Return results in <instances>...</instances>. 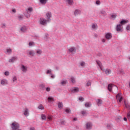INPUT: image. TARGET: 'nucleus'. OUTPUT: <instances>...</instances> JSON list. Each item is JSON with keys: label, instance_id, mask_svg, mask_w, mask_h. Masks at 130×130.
<instances>
[{"label": "nucleus", "instance_id": "f257e3e1", "mask_svg": "<svg viewBox=\"0 0 130 130\" xmlns=\"http://www.w3.org/2000/svg\"><path fill=\"white\" fill-rule=\"evenodd\" d=\"M108 90L110 92H113L114 93H116L118 91V88L116 85L113 84H109L108 86Z\"/></svg>", "mask_w": 130, "mask_h": 130}, {"label": "nucleus", "instance_id": "f03ea898", "mask_svg": "<svg viewBox=\"0 0 130 130\" xmlns=\"http://www.w3.org/2000/svg\"><path fill=\"white\" fill-rule=\"evenodd\" d=\"M10 126L12 130H22L20 129V124L17 122H13L10 124Z\"/></svg>", "mask_w": 130, "mask_h": 130}, {"label": "nucleus", "instance_id": "7ed1b4c3", "mask_svg": "<svg viewBox=\"0 0 130 130\" xmlns=\"http://www.w3.org/2000/svg\"><path fill=\"white\" fill-rule=\"evenodd\" d=\"M32 12H33V8L32 7H28L26 9L25 12H24V15L27 18H29Z\"/></svg>", "mask_w": 130, "mask_h": 130}, {"label": "nucleus", "instance_id": "20e7f679", "mask_svg": "<svg viewBox=\"0 0 130 130\" xmlns=\"http://www.w3.org/2000/svg\"><path fill=\"white\" fill-rule=\"evenodd\" d=\"M20 70L21 71V72H22V73H23V74H26V73H27V72H28V67L23 65V64H21L20 66Z\"/></svg>", "mask_w": 130, "mask_h": 130}, {"label": "nucleus", "instance_id": "39448f33", "mask_svg": "<svg viewBox=\"0 0 130 130\" xmlns=\"http://www.w3.org/2000/svg\"><path fill=\"white\" fill-rule=\"evenodd\" d=\"M49 22L47 19H45V18H41L40 19V23L41 25H43V26H46L47 24V23Z\"/></svg>", "mask_w": 130, "mask_h": 130}, {"label": "nucleus", "instance_id": "423d86ee", "mask_svg": "<svg viewBox=\"0 0 130 130\" xmlns=\"http://www.w3.org/2000/svg\"><path fill=\"white\" fill-rule=\"evenodd\" d=\"M116 99L118 104L121 103V102L123 100V98L121 96V93H118L116 95Z\"/></svg>", "mask_w": 130, "mask_h": 130}, {"label": "nucleus", "instance_id": "0eeeda50", "mask_svg": "<svg viewBox=\"0 0 130 130\" xmlns=\"http://www.w3.org/2000/svg\"><path fill=\"white\" fill-rule=\"evenodd\" d=\"M70 91L72 93H78L80 92V88L79 87H74L70 88Z\"/></svg>", "mask_w": 130, "mask_h": 130}, {"label": "nucleus", "instance_id": "6e6552de", "mask_svg": "<svg viewBox=\"0 0 130 130\" xmlns=\"http://www.w3.org/2000/svg\"><path fill=\"white\" fill-rule=\"evenodd\" d=\"M93 126V124L91 122H87L85 124V127L87 130H91Z\"/></svg>", "mask_w": 130, "mask_h": 130}, {"label": "nucleus", "instance_id": "1a4fd4ad", "mask_svg": "<svg viewBox=\"0 0 130 130\" xmlns=\"http://www.w3.org/2000/svg\"><path fill=\"white\" fill-rule=\"evenodd\" d=\"M26 54L29 56H34L35 55V51L34 50H28L26 51Z\"/></svg>", "mask_w": 130, "mask_h": 130}, {"label": "nucleus", "instance_id": "9d476101", "mask_svg": "<svg viewBox=\"0 0 130 130\" xmlns=\"http://www.w3.org/2000/svg\"><path fill=\"white\" fill-rule=\"evenodd\" d=\"M19 29L20 32H22V33H25V32L27 31V30H28V27L25 25H22L20 27Z\"/></svg>", "mask_w": 130, "mask_h": 130}, {"label": "nucleus", "instance_id": "9b49d317", "mask_svg": "<svg viewBox=\"0 0 130 130\" xmlns=\"http://www.w3.org/2000/svg\"><path fill=\"white\" fill-rule=\"evenodd\" d=\"M0 83L2 86H6V85L9 84V82L8 81V80L6 79H3L1 80Z\"/></svg>", "mask_w": 130, "mask_h": 130}, {"label": "nucleus", "instance_id": "f8f14e48", "mask_svg": "<svg viewBox=\"0 0 130 130\" xmlns=\"http://www.w3.org/2000/svg\"><path fill=\"white\" fill-rule=\"evenodd\" d=\"M76 47H72L69 49V53H72V54H74V53H76Z\"/></svg>", "mask_w": 130, "mask_h": 130}, {"label": "nucleus", "instance_id": "ddd939ff", "mask_svg": "<svg viewBox=\"0 0 130 130\" xmlns=\"http://www.w3.org/2000/svg\"><path fill=\"white\" fill-rule=\"evenodd\" d=\"M96 61L98 65V68H100L101 71H103V65H102L101 61L98 60H97Z\"/></svg>", "mask_w": 130, "mask_h": 130}, {"label": "nucleus", "instance_id": "4468645a", "mask_svg": "<svg viewBox=\"0 0 130 130\" xmlns=\"http://www.w3.org/2000/svg\"><path fill=\"white\" fill-rule=\"evenodd\" d=\"M105 38L107 40H110L112 38V34L110 32L106 33L105 35Z\"/></svg>", "mask_w": 130, "mask_h": 130}, {"label": "nucleus", "instance_id": "2eb2a0df", "mask_svg": "<svg viewBox=\"0 0 130 130\" xmlns=\"http://www.w3.org/2000/svg\"><path fill=\"white\" fill-rule=\"evenodd\" d=\"M122 28V25L120 23L118 24L116 26V30L117 32H120L121 31V29Z\"/></svg>", "mask_w": 130, "mask_h": 130}, {"label": "nucleus", "instance_id": "dca6fc26", "mask_svg": "<svg viewBox=\"0 0 130 130\" xmlns=\"http://www.w3.org/2000/svg\"><path fill=\"white\" fill-rule=\"evenodd\" d=\"M46 19L47 20L49 21L50 22V18H51L52 15H51V12H47L46 14Z\"/></svg>", "mask_w": 130, "mask_h": 130}, {"label": "nucleus", "instance_id": "f3484780", "mask_svg": "<svg viewBox=\"0 0 130 130\" xmlns=\"http://www.w3.org/2000/svg\"><path fill=\"white\" fill-rule=\"evenodd\" d=\"M65 2L68 6H73L74 5L73 0H65Z\"/></svg>", "mask_w": 130, "mask_h": 130}, {"label": "nucleus", "instance_id": "a211bd4d", "mask_svg": "<svg viewBox=\"0 0 130 130\" xmlns=\"http://www.w3.org/2000/svg\"><path fill=\"white\" fill-rule=\"evenodd\" d=\"M42 50L40 49H38L36 50V53L38 56L41 55V54H42Z\"/></svg>", "mask_w": 130, "mask_h": 130}, {"label": "nucleus", "instance_id": "6ab92c4d", "mask_svg": "<svg viewBox=\"0 0 130 130\" xmlns=\"http://www.w3.org/2000/svg\"><path fill=\"white\" fill-rule=\"evenodd\" d=\"M82 14V11L79 9H76L74 12L75 16H78V15H81Z\"/></svg>", "mask_w": 130, "mask_h": 130}, {"label": "nucleus", "instance_id": "aec40b11", "mask_svg": "<svg viewBox=\"0 0 130 130\" xmlns=\"http://www.w3.org/2000/svg\"><path fill=\"white\" fill-rule=\"evenodd\" d=\"M102 71H103V72H104L106 75H110V74H111V70L109 69H107L105 70L103 69Z\"/></svg>", "mask_w": 130, "mask_h": 130}, {"label": "nucleus", "instance_id": "412c9836", "mask_svg": "<svg viewBox=\"0 0 130 130\" xmlns=\"http://www.w3.org/2000/svg\"><path fill=\"white\" fill-rule=\"evenodd\" d=\"M13 52V50L11 48H8L6 49V54H12Z\"/></svg>", "mask_w": 130, "mask_h": 130}, {"label": "nucleus", "instance_id": "4be33fe9", "mask_svg": "<svg viewBox=\"0 0 130 130\" xmlns=\"http://www.w3.org/2000/svg\"><path fill=\"white\" fill-rule=\"evenodd\" d=\"M97 28H98V26L96 23H92L91 24V28L92 30H96Z\"/></svg>", "mask_w": 130, "mask_h": 130}, {"label": "nucleus", "instance_id": "5701e85b", "mask_svg": "<svg viewBox=\"0 0 130 130\" xmlns=\"http://www.w3.org/2000/svg\"><path fill=\"white\" fill-rule=\"evenodd\" d=\"M128 20H122L120 22V25L122 26V25H125V24H127Z\"/></svg>", "mask_w": 130, "mask_h": 130}, {"label": "nucleus", "instance_id": "b1692460", "mask_svg": "<svg viewBox=\"0 0 130 130\" xmlns=\"http://www.w3.org/2000/svg\"><path fill=\"white\" fill-rule=\"evenodd\" d=\"M24 115L25 116H29V109L26 108L24 112Z\"/></svg>", "mask_w": 130, "mask_h": 130}, {"label": "nucleus", "instance_id": "393cba45", "mask_svg": "<svg viewBox=\"0 0 130 130\" xmlns=\"http://www.w3.org/2000/svg\"><path fill=\"white\" fill-rule=\"evenodd\" d=\"M60 84H61V85H62V86H63L64 85H67V84H68V80H67L66 79L62 80H61Z\"/></svg>", "mask_w": 130, "mask_h": 130}, {"label": "nucleus", "instance_id": "a878e982", "mask_svg": "<svg viewBox=\"0 0 130 130\" xmlns=\"http://www.w3.org/2000/svg\"><path fill=\"white\" fill-rule=\"evenodd\" d=\"M17 60V57H12V58L10 59L9 61V62H14Z\"/></svg>", "mask_w": 130, "mask_h": 130}, {"label": "nucleus", "instance_id": "bb28decb", "mask_svg": "<svg viewBox=\"0 0 130 130\" xmlns=\"http://www.w3.org/2000/svg\"><path fill=\"white\" fill-rule=\"evenodd\" d=\"M48 2V0H40V3L42 5H46Z\"/></svg>", "mask_w": 130, "mask_h": 130}, {"label": "nucleus", "instance_id": "cd10ccee", "mask_svg": "<svg viewBox=\"0 0 130 130\" xmlns=\"http://www.w3.org/2000/svg\"><path fill=\"white\" fill-rule=\"evenodd\" d=\"M96 103H97L98 106H101V105H102V100H101L100 99L97 100Z\"/></svg>", "mask_w": 130, "mask_h": 130}, {"label": "nucleus", "instance_id": "c85d7f7f", "mask_svg": "<svg viewBox=\"0 0 130 130\" xmlns=\"http://www.w3.org/2000/svg\"><path fill=\"white\" fill-rule=\"evenodd\" d=\"M116 17H117L116 14H112L111 15V19H112L113 20H115L116 18Z\"/></svg>", "mask_w": 130, "mask_h": 130}, {"label": "nucleus", "instance_id": "c756f323", "mask_svg": "<svg viewBox=\"0 0 130 130\" xmlns=\"http://www.w3.org/2000/svg\"><path fill=\"white\" fill-rule=\"evenodd\" d=\"M17 76H14L12 77V82L13 83H17Z\"/></svg>", "mask_w": 130, "mask_h": 130}, {"label": "nucleus", "instance_id": "7c9ffc66", "mask_svg": "<svg viewBox=\"0 0 130 130\" xmlns=\"http://www.w3.org/2000/svg\"><path fill=\"white\" fill-rule=\"evenodd\" d=\"M81 114L83 115V116H86L88 115V112H87V111H82Z\"/></svg>", "mask_w": 130, "mask_h": 130}, {"label": "nucleus", "instance_id": "2f4dec72", "mask_svg": "<svg viewBox=\"0 0 130 130\" xmlns=\"http://www.w3.org/2000/svg\"><path fill=\"white\" fill-rule=\"evenodd\" d=\"M48 100L49 103H51V102H53V101H54L53 98H52L51 96L48 97Z\"/></svg>", "mask_w": 130, "mask_h": 130}, {"label": "nucleus", "instance_id": "473e14b6", "mask_svg": "<svg viewBox=\"0 0 130 130\" xmlns=\"http://www.w3.org/2000/svg\"><path fill=\"white\" fill-rule=\"evenodd\" d=\"M70 80L71 81L72 83H73V84H75V83H76V78L74 77H71Z\"/></svg>", "mask_w": 130, "mask_h": 130}, {"label": "nucleus", "instance_id": "72a5a7b5", "mask_svg": "<svg viewBox=\"0 0 130 130\" xmlns=\"http://www.w3.org/2000/svg\"><path fill=\"white\" fill-rule=\"evenodd\" d=\"M28 45L30 47H32V46H35V43L34 42H29L28 43Z\"/></svg>", "mask_w": 130, "mask_h": 130}, {"label": "nucleus", "instance_id": "f704fd0d", "mask_svg": "<svg viewBox=\"0 0 130 130\" xmlns=\"http://www.w3.org/2000/svg\"><path fill=\"white\" fill-rule=\"evenodd\" d=\"M46 74L47 75H48V74L52 75V70H51V69H49V70H47Z\"/></svg>", "mask_w": 130, "mask_h": 130}, {"label": "nucleus", "instance_id": "c9c22d12", "mask_svg": "<svg viewBox=\"0 0 130 130\" xmlns=\"http://www.w3.org/2000/svg\"><path fill=\"white\" fill-rule=\"evenodd\" d=\"M100 13L101 14H102V15H103L104 16L106 15V11H105V10H101Z\"/></svg>", "mask_w": 130, "mask_h": 130}, {"label": "nucleus", "instance_id": "e433bc0d", "mask_svg": "<svg viewBox=\"0 0 130 130\" xmlns=\"http://www.w3.org/2000/svg\"><path fill=\"white\" fill-rule=\"evenodd\" d=\"M62 102H59L58 103V108H60V109H61V108H62Z\"/></svg>", "mask_w": 130, "mask_h": 130}, {"label": "nucleus", "instance_id": "4c0bfd02", "mask_svg": "<svg viewBox=\"0 0 130 130\" xmlns=\"http://www.w3.org/2000/svg\"><path fill=\"white\" fill-rule=\"evenodd\" d=\"M65 112H66L67 114L71 113V109H70L69 108H67L65 109Z\"/></svg>", "mask_w": 130, "mask_h": 130}, {"label": "nucleus", "instance_id": "58836bf2", "mask_svg": "<svg viewBox=\"0 0 130 130\" xmlns=\"http://www.w3.org/2000/svg\"><path fill=\"white\" fill-rule=\"evenodd\" d=\"M39 87H40V88H41V89H43L44 88V87H45V85L43 83H41L39 85Z\"/></svg>", "mask_w": 130, "mask_h": 130}, {"label": "nucleus", "instance_id": "ea45409f", "mask_svg": "<svg viewBox=\"0 0 130 130\" xmlns=\"http://www.w3.org/2000/svg\"><path fill=\"white\" fill-rule=\"evenodd\" d=\"M85 107H91V103H86L85 104Z\"/></svg>", "mask_w": 130, "mask_h": 130}, {"label": "nucleus", "instance_id": "a19ab883", "mask_svg": "<svg viewBox=\"0 0 130 130\" xmlns=\"http://www.w3.org/2000/svg\"><path fill=\"white\" fill-rule=\"evenodd\" d=\"M124 105L125 107H126V108H129V105H128V103H126V101H124Z\"/></svg>", "mask_w": 130, "mask_h": 130}, {"label": "nucleus", "instance_id": "79ce46f5", "mask_svg": "<svg viewBox=\"0 0 130 130\" xmlns=\"http://www.w3.org/2000/svg\"><path fill=\"white\" fill-rule=\"evenodd\" d=\"M118 74H123V70L122 69H118Z\"/></svg>", "mask_w": 130, "mask_h": 130}, {"label": "nucleus", "instance_id": "37998d69", "mask_svg": "<svg viewBox=\"0 0 130 130\" xmlns=\"http://www.w3.org/2000/svg\"><path fill=\"white\" fill-rule=\"evenodd\" d=\"M41 117L43 120H45V119H46V116L44 114H42Z\"/></svg>", "mask_w": 130, "mask_h": 130}, {"label": "nucleus", "instance_id": "c03bdc74", "mask_svg": "<svg viewBox=\"0 0 130 130\" xmlns=\"http://www.w3.org/2000/svg\"><path fill=\"white\" fill-rule=\"evenodd\" d=\"M80 65L81 66V67H85L86 66V63H85V62L84 61H81L80 63Z\"/></svg>", "mask_w": 130, "mask_h": 130}, {"label": "nucleus", "instance_id": "a18cd8bd", "mask_svg": "<svg viewBox=\"0 0 130 130\" xmlns=\"http://www.w3.org/2000/svg\"><path fill=\"white\" fill-rule=\"evenodd\" d=\"M38 108L39 109H41V110H43V109H44V107L42 106V105H40Z\"/></svg>", "mask_w": 130, "mask_h": 130}, {"label": "nucleus", "instance_id": "49530a36", "mask_svg": "<svg viewBox=\"0 0 130 130\" xmlns=\"http://www.w3.org/2000/svg\"><path fill=\"white\" fill-rule=\"evenodd\" d=\"M18 20H19V21H21V20H22V19H23V15H19L18 16Z\"/></svg>", "mask_w": 130, "mask_h": 130}, {"label": "nucleus", "instance_id": "de8ad7c7", "mask_svg": "<svg viewBox=\"0 0 130 130\" xmlns=\"http://www.w3.org/2000/svg\"><path fill=\"white\" fill-rule=\"evenodd\" d=\"M101 4V2H100V1H96L95 2V4L97 5V6H100Z\"/></svg>", "mask_w": 130, "mask_h": 130}, {"label": "nucleus", "instance_id": "09e8293b", "mask_svg": "<svg viewBox=\"0 0 130 130\" xmlns=\"http://www.w3.org/2000/svg\"><path fill=\"white\" fill-rule=\"evenodd\" d=\"M91 81H88L87 82L86 85L88 87H89V86H91Z\"/></svg>", "mask_w": 130, "mask_h": 130}, {"label": "nucleus", "instance_id": "8fccbe9b", "mask_svg": "<svg viewBox=\"0 0 130 130\" xmlns=\"http://www.w3.org/2000/svg\"><path fill=\"white\" fill-rule=\"evenodd\" d=\"M16 12H17V11L16 10V9H12L11 13H12L13 14H15Z\"/></svg>", "mask_w": 130, "mask_h": 130}, {"label": "nucleus", "instance_id": "3c124183", "mask_svg": "<svg viewBox=\"0 0 130 130\" xmlns=\"http://www.w3.org/2000/svg\"><path fill=\"white\" fill-rule=\"evenodd\" d=\"M126 29L127 30V31H130V24L127 25Z\"/></svg>", "mask_w": 130, "mask_h": 130}, {"label": "nucleus", "instance_id": "603ef678", "mask_svg": "<svg viewBox=\"0 0 130 130\" xmlns=\"http://www.w3.org/2000/svg\"><path fill=\"white\" fill-rule=\"evenodd\" d=\"M4 74L5 76H9V75H10V72H9L8 71H6L5 72Z\"/></svg>", "mask_w": 130, "mask_h": 130}, {"label": "nucleus", "instance_id": "864d4df0", "mask_svg": "<svg viewBox=\"0 0 130 130\" xmlns=\"http://www.w3.org/2000/svg\"><path fill=\"white\" fill-rule=\"evenodd\" d=\"M127 117L128 119H129V120H130V112H129L127 113Z\"/></svg>", "mask_w": 130, "mask_h": 130}, {"label": "nucleus", "instance_id": "5fc2aeb1", "mask_svg": "<svg viewBox=\"0 0 130 130\" xmlns=\"http://www.w3.org/2000/svg\"><path fill=\"white\" fill-rule=\"evenodd\" d=\"M50 76H51V78L52 79H54V78H55V76L54 75L52 74H52H50Z\"/></svg>", "mask_w": 130, "mask_h": 130}, {"label": "nucleus", "instance_id": "6e6d98bb", "mask_svg": "<svg viewBox=\"0 0 130 130\" xmlns=\"http://www.w3.org/2000/svg\"><path fill=\"white\" fill-rule=\"evenodd\" d=\"M101 41L103 42V43H105L106 42V39H102Z\"/></svg>", "mask_w": 130, "mask_h": 130}, {"label": "nucleus", "instance_id": "4d7b16f0", "mask_svg": "<svg viewBox=\"0 0 130 130\" xmlns=\"http://www.w3.org/2000/svg\"><path fill=\"white\" fill-rule=\"evenodd\" d=\"M46 91L47 92H49V91H50V87H47L46 89Z\"/></svg>", "mask_w": 130, "mask_h": 130}, {"label": "nucleus", "instance_id": "13d9d810", "mask_svg": "<svg viewBox=\"0 0 130 130\" xmlns=\"http://www.w3.org/2000/svg\"><path fill=\"white\" fill-rule=\"evenodd\" d=\"M79 100H80V101H83V100H84V98L80 97L79 98Z\"/></svg>", "mask_w": 130, "mask_h": 130}, {"label": "nucleus", "instance_id": "bf43d9fd", "mask_svg": "<svg viewBox=\"0 0 130 130\" xmlns=\"http://www.w3.org/2000/svg\"><path fill=\"white\" fill-rule=\"evenodd\" d=\"M2 28H6V24L5 23L2 24Z\"/></svg>", "mask_w": 130, "mask_h": 130}, {"label": "nucleus", "instance_id": "052dcab7", "mask_svg": "<svg viewBox=\"0 0 130 130\" xmlns=\"http://www.w3.org/2000/svg\"><path fill=\"white\" fill-rule=\"evenodd\" d=\"M52 119V118L51 117V116H49L48 117V119H49V120H51Z\"/></svg>", "mask_w": 130, "mask_h": 130}, {"label": "nucleus", "instance_id": "680f3d73", "mask_svg": "<svg viewBox=\"0 0 130 130\" xmlns=\"http://www.w3.org/2000/svg\"><path fill=\"white\" fill-rule=\"evenodd\" d=\"M60 123H61V124H64V121H61Z\"/></svg>", "mask_w": 130, "mask_h": 130}, {"label": "nucleus", "instance_id": "e2e57ef3", "mask_svg": "<svg viewBox=\"0 0 130 130\" xmlns=\"http://www.w3.org/2000/svg\"><path fill=\"white\" fill-rule=\"evenodd\" d=\"M124 120L125 121H126V120H127V119L126 117H125V118H124Z\"/></svg>", "mask_w": 130, "mask_h": 130}, {"label": "nucleus", "instance_id": "0e129e2a", "mask_svg": "<svg viewBox=\"0 0 130 130\" xmlns=\"http://www.w3.org/2000/svg\"><path fill=\"white\" fill-rule=\"evenodd\" d=\"M76 120H77V118H74V121H76Z\"/></svg>", "mask_w": 130, "mask_h": 130}, {"label": "nucleus", "instance_id": "69168bd1", "mask_svg": "<svg viewBox=\"0 0 130 130\" xmlns=\"http://www.w3.org/2000/svg\"><path fill=\"white\" fill-rule=\"evenodd\" d=\"M94 36H95V37H97L98 36L97 35H94Z\"/></svg>", "mask_w": 130, "mask_h": 130}, {"label": "nucleus", "instance_id": "338daca9", "mask_svg": "<svg viewBox=\"0 0 130 130\" xmlns=\"http://www.w3.org/2000/svg\"><path fill=\"white\" fill-rule=\"evenodd\" d=\"M107 126H108V127H109V125H108Z\"/></svg>", "mask_w": 130, "mask_h": 130}, {"label": "nucleus", "instance_id": "774afa93", "mask_svg": "<svg viewBox=\"0 0 130 130\" xmlns=\"http://www.w3.org/2000/svg\"><path fill=\"white\" fill-rule=\"evenodd\" d=\"M46 36V37H47V35Z\"/></svg>", "mask_w": 130, "mask_h": 130}]
</instances>
